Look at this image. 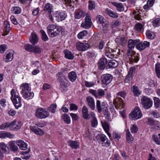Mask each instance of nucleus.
<instances>
[{
    "label": "nucleus",
    "mask_w": 160,
    "mask_h": 160,
    "mask_svg": "<svg viewBox=\"0 0 160 160\" xmlns=\"http://www.w3.org/2000/svg\"><path fill=\"white\" fill-rule=\"evenodd\" d=\"M146 35L148 38L151 39H154L155 37V35L154 33L149 30H147V31Z\"/></svg>",
    "instance_id": "nucleus-41"
},
{
    "label": "nucleus",
    "mask_w": 160,
    "mask_h": 160,
    "mask_svg": "<svg viewBox=\"0 0 160 160\" xmlns=\"http://www.w3.org/2000/svg\"><path fill=\"white\" fill-rule=\"evenodd\" d=\"M47 33L49 36L51 38L57 36L60 33V28L55 25L51 24L49 25L47 28Z\"/></svg>",
    "instance_id": "nucleus-2"
},
{
    "label": "nucleus",
    "mask_w": 160,
    "mask_h": 160,
    "mask_svg": "<svg viewBox=\"0 0 160 160\" xmlns=\"http://www.w3.org/2000/svg\"><path fill=\"white\" fill-rule=\"evenodd\" d=\"M89 92L96 98H97L98 96L102 97L105 94L104 91L101 89H99L97 90L90 89L89 90Z\"/></svg>",
    "instance_id": "nucleus-14"
},
{
    "label": "nucleus",
    "mask_w": 160,
    "mask_h": 160,
    "mask_svg": "<svg viewBox=\"0 0 160 160\" xmlns=\"http://www.w3.org/2000/svg\"><path fill=\"white\" fill-rule=\"evenodd\" d=\"M10 149L13 152H16L18 150V147L15 145L14 141H11L8 142Z\"/></svg>",
    "instance_id": "nucleus-32"
},
{
    "label": "nucleus",
    "mask_w": 160,
    "mask_h": 160,
    "mask_svg": "<svg viewBox=\"0 0 160 160\" xmlns=\"http://www.w3.org/2000/svg\"><path fill=\"white\" fill-rule=\"evenodd\" d=\"M148 121L149 123V124L151 126H154L155 123L157 122V121L154 120L152 118H149L148 119Z\"/></svg>",
    "instance_id": "nucleus-57"
},
{
    "label": "nucleus",
    "mask_w": 160,
    "mask_h": 160,
    "mask_svg": "<svg viewBox=\"0 0 160 160\" xmlns=\"http://www.w3.org/2000/svg\"><path fill=\"white\" fill-rule=\"evenodd\" d=\"M118 64L117 61L115 60H111L109 61L107 64L109 68H114L117 67Z\"/></svg>",
    "instance_id": "nucleus-28"
},
{
    "label": "nucleus",
    "mask_w": 160,
    "mask_h": 160,
    "mask_svg": "<svg viewBox=\"0 0 160 160\" xmlns=\"http://www.w3.org/2000/svg\"><path fill=\"white\" fill-rule=\"evenodd\" d=\"M65 69L63 68L61 69V72H58L56 74L57 80L60 83L63 82L64 80H66V78L64 73Z\"/></svg>",
    "instance_id": "nucleus-10"
},
{
    "label": "nucleus",
    "mask_w": 160,
    "mask_h": 160,
    "mask_svg": "<svg viewBox=\"0 0 160 160\" xmlns=\"http://www.w3.org/2000/svg\"><path fill=\"white\" fill-rule=\"evenodd\" d=\"M68 143L69 146L73 149H77L79 148V143L78 141L69 140Z\"/></svg>",
    "instance_id": "nucleus-24"
},
{
    "label": "nucleus",
    "mask_w": 160,
    "mask_h": 160,
    "mask_svg": "<svg viewBox=\"0 0 160 160\" xmlns=\"http://www.w3.org/2000/svg\"><path fill=\"white\" fill-rule=\"evenodd\" d=\"M20 88L22 90L21 91V94L25 92H28L31 91V88L28 83H22L20 86Z\"/></svg>",
    "instance_id": "nucleus-19"
},
{
    "label": "nucleus",
    "mask_w": 160,
    "mask_h": 160,
    "mask_svg": "<svg viewBox=\"0 0 160 160\" xmlns=\"http://www.w3.org/2000/svg\"><path fill=\"white\" fill-rule=\"evenodd\" d=\"M91 125L93 127H95L98 125V122L96 117H93L91 120Z\"/></svg>",
    "instance_id": "nucleus-54"
},
{
    "label": "nucleus",
    "mask_w": 160,
    "mask_h": 160,
    "mask_svg": "<svg viewBox=\"0 0 160 160\" xmlns=\"http://www.w3.org/2000/svg\"><path fill=\"white\" fill-rule=\"evenodd\" d=\"M86 100L90 108L92 110H94L95 108V105L93 98L89 96L87 97Z\"/></svg>",
    "instance_id": "nucleus-20"
},
{
    "label": "nucleus",
    "mask_w": 160,
    "mask_h": 160,
    "mask_svg": "<svg viewBox=\"0 0 160 160\" xmlns=\"http://www.w3.org/2000/svg\"><path fill=\"white\" fill-rule=\"evenodd\" d=\"M75 18L79 19L85 16V13L82 10H77L75 11L74 13Z\"/></svg>",
    "instance_id": "nucleus-29"
},
{
    "label": "nucleus",
    "mask_w": 160,
    "mask_h": 160,
    "mask_svg": "<svg viewBox=\"0 0 160 160\" xmlns=\"http://www.w3.org/2000/svg\"><path fill=\"white\" fill-rule=\"evenodd\" d=\"M25 49L28 52H32L33 46L29 44H25L24 45Z\"/></svg>",
    "instance_id": "nucleus-50"
},
{
    "label": "nucleus",
    "mask_w": 160,
    "mask_h": 160,
    "mask_svg": "<svg viewBox=\"0 0 160 160\" xmlns=\"http://www.w3.org/2000/svg\"><path fill=\"white\" fill-rule=\"evenodd\" d=\"M54 16L58 21L60 22L65 19L67 17V14L65 12H60L58 11H55Z\"/></svg>",
    "instance_id": "nucleus-9"
},
{
    "label": "nucleus",
    "mask_w": 160,
    "mask_h": 160,
    "mask_svg": "<svg viewBox=\"0 0 160 160\" xmlns=\"http://www.w3.org/2000/svg\"><path fill=\"white\" fill-rule=\"evenodd\" d=\"M7 48V46L6 45L3 44L0 45V53H3Z\"/></svg>",
    "instance_id": "nucleus-61"
},
{
    "label": "nucleus",
    "mask_w": 160,
    "mask_h": 160,
    "mask_svg": "<svg viewBox=\"0 0 160 160\" xmlns=\"http://www.w3.org/2000/svg\"><path fill=\"white\" fill-rule=\"evenodd\" d=\"M115 51L112 49L109 48H106L105 50L106 55L108 58H113L114 57Z\"/></svg>",
    "instance_id": "nucleus-21"
},
{
    "label": "nucleus",
    "mask_w": 160,
    "mask_h": 160,
    "mask_svg": "<svg viewBox=\"0 0 160 160\" xmlns=\"http://www.w3.org/2000/svg\"><path fill=\"white\" fill-rule=\"evenodd\" d=\"M22 122L20 121H18L17 123L16 121H14L12 122H10V128L12 130V128L16 129H19L20 128Z\"/></svg>",
    "instance_id": "nucleus-22"
},
{
    "label": "nucleus",
    "mask_w": 160,
    "mask_h": 160,
    "mask_svg": "<svg viewBox=\"0 0 160 160\" xmlns=\"http://www.w3.org/2000/svg\"><path fill=\"white\" fill-rule=\"evenodd\" d=\"M105 12L111 17L116 18L118 17L117 13L112 11L111 10L108 8H106L105 10Z\"/></svg>",
    "instance_id": "nucleus-34"
},
{
    "label": "nucleus",
    "mask_w": 160,
    "mask_h": 160,
    "mask_svg": "<svg viewBox=\"0 0 160 160\" xmlns=\"http://www.w3.org/2000/svg\"><path fill=\"white\" fill-rule=\"evenodd\" d=\"M102 128L104 130H109V124L106 121L101 122Z\"/></svg>",
    "instance_id": "nucleus-49"
},
{
    "label": "nucleus",
    "mask_w": 160,
    "mask_h": 160,
    "mask_svg": "<svg viewBox=\"0 0 160 160\" xmlns=\"http://www.w3.org/2000/svg\"><path fill=\"white\" fill-rule=\"evenodd\" d=\"M152 138L157 144L160 145V133L158 134V136L153 135Z\"/></svg>",
    "instance_id": "nucleus-47"
},
{
    "label": "nucleus",
    "mask_w": 160,
    "mask_h": 160,
    "mask_svg": "<svg viewBox=\"0 0 160 160\" xmlns=\"http://www.w3.org/2000/svg\"><path fill=\"white\" fill-rule=\"evenodd\" d=\"M94 84L93 82H89L87 81H85V86L87 87H90L93 86Z\"/></svg>",
    "instance_id": "nucleus-64"
},
{
    "label": "nucleus",
    "mask_w": 160,
    "mask_h": 160,
    "mask_svg": "<svg viewBox=\"0 0 160 160\" xmlns=\"http://www.w3.org/2000/svg\"><path fill=\"white\" fill-rule=\"evenodd\" d=\"M92 24L91 17L88 15H87L85 21L82 22L81 27L85 29H89L91 27Z\"/></svg>",
    "instance_id": "nucleus-8"
},
{
    "label": "nucleus",
    "mask_w": 160,
    "mask_h": 160,
    "mask_svg": "<svg viewBox=\"0 0 160 160\" xmlns=\"http://www.w3.org/2000/svg\"><path fill=\"white\" fill-rule=\"evenodd\" d=\"M57 106L55 104H52L48 108V110L53 113H54L56 112V109Z\"/></svg>",
    "instance_id": "nucleus-43"
},
{
    "label": "nucleus",
    "mask_w": 160,
    "mask_h": 160,
    "mask_svg": "<svg viewBox=\"0 0 160 160\" xmlns=\"http://www.w3.org/2000/svg\"><path fill=\"white\" fill-rule=\"evenodd\" d=\"M88 34V31L86 30H83L80 32L78 35V37L79 39H82L83 38L87 36Z\"/></svg>",
    "instance_id": "nucleus-45"
},
{
    "label": "nucleus",
    "mask_w": 160,
    "mask_h": 160,
    "mask_svg": "<svg viewBox=\"0 0 160 160\" xmlns=\"http://www.w3.org/2000/svg\"><path fill=\"white\" fill-rule=\"evenodd\" d=\"M118 43L122 45H124L127 42V40L124 37H121L120 38H117Z\"/></svg>",
    "instance_id": "nucleus-48"
},
{
    "label": "nucleus",
    "mask_w": 160,
    "mask_h": 160,
    "mask_svg": "<svg viewBox=\"0 0 160 160\" xmlns=\"http://www.w3.org/2000/svg\"><path fill=\"white\" fill-rule=\"evenodd\" d=\"M95 7V2L89 0L88 1V9L90 10L94 9Z\"/></svg>",
    "instance_id": "nucleus-46"
},
{
    "label": "nucleus",
    "mask_w": 160,
    "mask_h": 160,
    "mask_svg": "<svg viewBox=\"0 0 160 160\" xmlns=\"http://www.w3.org/2000/svg\"><path fill=\"white\" fill-rule=\"evenodd\" d=\"M7 128H10L9 122L5 123L0 126V128L1 129H4Z\"/></svg>",
    "instance_id": "nucleus-60"
},
{
    "label": "nucleus",
    "mask_w": 160,
    "mask_h": 160,
    "mask_svg": "<svg viewBox=\"0 0 160 160\" xmlns=\"http://www.w3.org/2000/svg\"><path fill=\"white\" fill-rule=\"evenodd\" d=\"M21 94L24 98L27 100L32 98L34 95L33 92H31V91L28 92H26Z\"/></svg>",
    "instance_id": "nucleus-30"
},
{
    "label": "nucleus",
    "mask_w": 160,
    "mask_h": 160,
    "mask_svg": "<svg viewBox=\"0 0 160 160\" xmlns=\"http://www.w3.org/2000/svg\"><path fill=\"white\" fill-rule=\"evenodd\" d=\"M30 42L33 45L36 44L38 41V38L36 33L33 32L29 38Z\"/></svg>",
    "instance_id": "nucleus-17"
},
{
    "label": "nucleus",
    "mask_w": 160,
    "mask_h": 160,
    "mask_svg": "<svg viewBox=\"0 0 160 160\" xmlns=\"http://www.w3.org/2000/svg\"><path fill=\"white\" fill-rule=\"evenodd\" d=\"M16 143L18 146L22 150H26L27 148V144L23 141L19 140H17Z\"/></svg>",
    "instance_id": "nucleus-23"
},
{
    "label": "nucleus",
    "mask_w": 160,
    "mask_h": 160,
    "mask_svg": "<svg viewBox=\"0 0 160 160\" xmlns=\"http://www.w3.org/2000/svg\"><path fill=\"white\" fill-rule=\"evenodd\" d=\"M42 51L41 49L38 46H33L32 51V52H34L36 54H39Z\"/></svg>",
    "instance_id": "nucleus-42"
},
{
    "label": "nucleus",
    "mask_w": 160,
    "mask_h": 160,
    "mask_svg": "<svg viewBox=\"0 0 160 160\" xmlns=\"http://www.w3.org/2000/svg\"><path fill=\"white\" fill-rule=\"evenodd\" d=\"M78 109L77 106L74 103L70 104V110H77Z\"/></svg>",
    "instance_id": "nucleus-63"
},
{
    "label": "nucleus",
    "mask_w": 160,
    "mask_h": 160,
    "mask_svg": "<svg viewBox=\"0 0 160 160\" xmlns=\"http://www.w3.org/2000/svg\"><path fill=\"white\" fill-rule=\"evenodd\" d=\"M117 94L118 96L121 97L123 98H124L126 97V92L124 91H122L118 93Z\"/></svg>",
    "instance_id": "nucleus-62"
},
{
    "label": "nucleus",
    "mask_w": 160,
    "mask_h": 160,
    "mask_svg": "<svg viewBox=\"0 0 160 160\" xmlns=\"http://www.w3.org/2000/svg\"><path fill=\"white\" fill-rule=\"evenodd\" d=\"M134 28L138 32H141L143 28V25L139 22L135 25Z\"/></svg>",
    "instance_id": "nucleus-38"
},
{
    "label": "nucleus",
    "mask_w": 160,
    "mask_h": 160,
    "mask_svg": "<svg viewBox=\"0 0 160 160\" xmlns=\"http://www.w3.org/2000/svg\"><path fill=\"white\" fill-rule=\"evenodd\" d=\"M113 79L112 76L110 74H103L101 77V81L102 84L107 85L109 84Z\"/></svg>",
    "instance_id": "nucleus-7"
},
{
    "label": "nucleus",
    "mask_w": 160,
    "mask_h": 160,
    "mask_svg": "<svg viewBox=\"0 0 160 160\" xmlns=\"http://www.w3.org/2000/svg\"><path fill=\"white\" fill-rule=\"evenodd\" d=\"M129 58L130 62H136L139 60V58L138 56L136 54L132 55L129 57Z\"/></svg>",
    "instance_id": "nucleus-39"
},
{
    "label": "nucleus",
    "mask_w": 160,
    "mask_h": 160,
    "mask_svg": "<svg viewBox=\"0 0 160 160\" xmlns=\"http://www.w3.org/2000/svg\"><path fill=\"white\" fill-rule=\"evenodd\" d=\"M49 113L42 108H38L36 110L35 116L39 119H43L48 117Z\"/></svg>",
    "instance_id": "nucleus-3"
},
{
    "label": "nucleus",
    "mask_w": 160,
    "mask_h": 160,
    "mask_svg": "<svg viewBox=\"0 0 160 160\" xmlns=\"http://www.w3.org/2000/svg\"><path fill=\"white\" fill-rule=\"evenodd\" d=\"M0 149L2 150L4 153H8L9 152V149L7 145L4 142L0 143Z\"/></svg>",
    "instance_id": "nucleus-33"
},
{
    "label": "nucleus",
    "mask_w": 160,
    "mask_h": 160,
    "mask_svg": "<svg viewBox=\"0 0 160 160\" xmlns=\"http://www.w3.org/2000/svg\"><path fill=\"white\" fill-rule=\"evenodd\" d=\"M142 116V114L140 108L135 107L134 110L130 113L129 118L132 120H136L141 118Z\"/></svg>",
    "instance_id": "nucleus-6"
},
{
    "label": "nucleus",
    "mask_w": 160,
    "mask_h": 160,
    "mask_svg": "<svg viewBox=\"0 0 160 160\" xmlns=\"http://www.w3.org/2000/svg\"><path fill=\"white\" fill-rule=\"evenodd\" d=\"M132 76L128 74L125 79V82L126 83H129L132 79Z\"/></svg>",
    "instance_id": "nucleus-56"
},
{
    "label": "nucleus",
    "mask_w": 160,
    "mask_h": 160,
    "mask_svg": "<svg viewBox=\"0 0 160 160\" xmlns=\"http://www.w3.org/2000/svg\"><path fill=\"white\" fill-rule=\"evenodd\" d=\"M102 111L103 114L104 115L106 116V117H109V112L108 109L107 108V105L105 107H103Z\"/></svg>",
    "instance_id": "nucleus-52"
},
{
    "label": "nucleus",
    "mask_w": 160,
    "mask_h": 160,
    "mask_svg": "<svg viewBox=\"0 0 160 160\" xmlns=\"http://www.w3.org/2000/svg\"><path fill=\"white\" fill-rule=\"evenodd\" d=\"M107 104L105 102H103L101 104L99 100H97L96 102V107L98 112L99 113H101L102 112L103 107H105Z\"/></svg>",
    "instance_id": "nucleus-25"
},
{
    "label": "nucleus",
    "mask_w": 160,
    "mask_h": 160,
    "mask_svg": "<svg viewBox=\"0 0 160 160\" xmlns=\"http://www.w3.org/2000/svg\"><path fill=\"white\" fill-rule=\"evenodd\" d=\"M11 99L12 101L15 108L18 109L22 106L21 98L19 95L13 89L11 91Z\"/></svg>",
    "instance_id": "nucleus-1"
},
{
    "label": "nucleus",
    "mask_w": 160,
    "mask_h": 160,
    "mask_svg": "<svg viewBox=\"0 0 160 160\" xmlns=\"http://www.w3.org/2000/svg\"><path fill=\"white\" fill-rule=\"evenodd\" d=\"M133 140V138L131 134L129 132V131H127L126 132V141L129 143L132 142Z\"/></svg>",
    "instance_id": "nucleus-37"
},
{
    "label": "nucleus",
    "mask_w": 160,
    "mask_h": 160,
    "mask_svg": "<svg viewBox=\"0 0 160 160\" xmlns=\"http://www.w3.org/2000/svg\"><path fill=\"white\" fill-rule=\"evenodd\" d=\"M132 90L134 95L136 96H138L141 94V92L138 90V87L135 85L133 87Z\"/></svg>",
    "instance_id": "nucleus-44"
},
{
    "label": "nucleus",
    "mask_w": 160,
    "mask_h": 160,
    "mask_svg": "<svg viewBox=\"0 0 160 160\" xmlns=\"http://www.w3.org/2000/svg\"><path fill=\"white\" fill-rule=\"evenodd\" d=\"M117 10L119 12H122L124 11V8L123 5L121 3H118V5L117 7Z\"/></svg>",
    "instance_id": "nucleus-58"
},
{
    "label": "nucleus",
    "mask_w": 160,
    "mask_h": 160,
    "mask_svg": "<svg viewBox=\"0 0 160 160\" xmlns=\"http://www.w3.org/2000/svg\"><path fill=\"white\" fill-rule=\"evenodd\" d=\"M150 44L149 42L145 41L143 42H140L137 43L136 45V47L138 50H142L146 48L149 47Z\"/></svg>",
    "instance_id": "nucleus-15"
},
{
    "label": "nucleus",
    "mask_w": 160,
    "mask_h": 160,
    "mask_svg": "<svg viewBox=\"0 0 160 160\" xmlns=\"http://www.w3.org/2000/svg\"><path fill=\"white\" fill-rule=\"evenodd\" d=\"M98 140L99 143L103 147H108L110 144V142L103 134H100L97 136Z\"/></svg>",
    "instance_id": "nucleus-5"
},
{
    "label": "nucleus",
    "mask_w": 160,
    "mask_h": 160,
    "mask_svg": "<svg viewBox=\"0 0 160 160\" xmlns=\"http://www.w3.org/2000/svg\"><path fill=\"white\" fill-rule=\"evenodd\" d=\"M108 63V60L105 58H101L100 59L98 62V67L101 70L104 69L106 67Z\"/></svg>",
    "instance_id": "nucleus-11"
},
{
    "label": "nucleus",
    "mask_w": 160,
    "mask_h": 160,
    "mask_svg": "<svg viewBox=\"0 0 160 160\" xmlns=\"http://www.w3.org/2000/svg\"><path fill=\"white\" fill-rule=\"evenodd\" d=\"M61 119L63 120L64 122L68 124H69L70 123V118L68 114H64L62 116Z\"/></svg>",
    "instance_id": "nucleus-36"
},
{
    "label": "nucleus",
    "mask_w": 160,
    "mask_h": 160,
    "mask_svg": "<svg viewBox=\"0 0 160 160\" xmlns=\"http://www.w3.org/2000/svg\"><path fill=\"white\" fill-rule=\"evenodd\" d=\"M13 11L15 14H18L21 12L20 8L18 7H14L13 8Z\"/></svg>",
    "instance_id": "nucleus-59"
},
{
    "label": "nucleus",
    "mask_w": 160,
    "mask_h": 160,
    "mask_svg": "<svg viewBox=\"0 0 160 160\" xmlns=\"http://www.w3.org/2000/svg\"><path fill=\"white\" fill-rule=\"evenodd\" d=\"M13 51H11L10 52L7 51L4 56V61L6 62L11 61L13 58Z\"/></svg>",
    "instance_id": "nucleus-18"
},
{
    "label": "nucleus",
    "mask_w": 160,
    "mask_h": 160,
    "mask_svg": "<svg viewBox=\"0 0 160 160\" xmlns=\"http://www.w3.org/2000/svg\"><path fill=\"white\" fill-rule=\"evenodd\" d=\"M113 103L117 109L120 107L121 108H123L124 104L123 100L118 97H116V98L114 100Z\"/></svg>",
    "instance_id": "nucleus-12"
},
{
    "label": "nucleus",
    "mask_w": 160,
    "mask_h": 160,
    "mask_svg": "<svg viewBox=\"0 0 160 160\" xmlns=\"http://www.w3.org/2000/svg\"><path fill=\"white\" fill-rule=\"evenodd\" d=\"M153 99L155 108H158L160 106V99L156 97H154Z\"/></svg>",
    "instance_id": "nucleus-40"
},
{
    "label": "nucleus",
    "mask_w": 160,
    "mask_h": 160,
    "mask_svg": "<svg viewBox=\"0 0 160 160\" xmlns=\"http://www.w3.org/2000/svg\"><path fill=\"white\" fill-rule=\"evenodd\" d=\"M76 47L79 51L83 52L87 50L89 48V45L88 43L78 42L76 44Z\"/></svg>",
    "instance_id": "nucleus-16"
},
{
    "label": "nucleus",
    "mask_w": 160,
    "mask_h": 160,
    "mask_svg": "<svg viewBox=\"0 0 160 160\" xmlns=\"http://www.w3.org/2000/svg\"><path fill=\"white\" fill-rule=\"evenodd\" d=\"M40 32L42 34V40L44 41H48V38L44 31L42 30L40 31Z\"/></svg>",
    "instance_id": "nucleus-51"
},
{
    "label": "nucleus",
    "mask_w": 160,
    "mask_h": 160,
    "mask_svg": "<svg viewBox=\"0 0 160 160\" xmlns=\"http://www.w3.org/2000/svg\"><path fill=\"white\" fill-rule=\"evenodd\" d=\"M96 18L98 22L102 24L103 29L107 30L108 25L106 20L102 16L100 15L97 16Z\"/></svg>",
    "instance_id": "nucleus-13"
},
{
    "label": "nucleus",
    "mask_w": 160,
    "mask_h": 160,
    "mask_svg": "<svg viewBox=\"0 0 160 160\" xmlns=\"http://www.w3.org/2000/svg\"><path fill=\"white\" fill-rule=\"evenodd\" d=\"M139 40H132L131 39H129L128 41V48H133L136 44H137Z\"/></svg>",
    "instance_id": "nucleus-31"
},
{
    "label": "nucleus",
    "mask_w": 160,
    "mask_h": 160,
    "mask_svg": "<svg viewBox=\"0 0 160 160\" xmlns=\"http://www.w3.org/2000/svg\"><path fill=\"white\" fill-rule=\"evenodd\" d=\"M152 101L151 98L146 96L142 97L141 104L144 108L146 109L150 108L152 107Z\"/></svg>",
    "instance_id": "nucleus-4"
},
{
    "label": "nucleus",
    "mask_w": 160,
    "mask_h": 160,
    "mask_svg": "<svg viewBox=\"0 0 160 160\" xmlns=\"http://www.w3.org/2000/svg\"><path fill=\"white\" fill-rule=\"evenodd\" d=\"M43 10L46 13L52 12H53V6L50 3H48L45 6Z\"/></svg>",
    "instance_id": "nucleus-26"
},
{
    "label": "nucleus",
    "mask_w": 160,
    "mask_h": 160,
    "mask_svg": "<svg viewBox=\"0 0 160 160\" xmlns=\"http://www.w3.org/2000/svg\"><path fill=\"white\" fill-rule=\"evenodd\" d=\"M4 27L5 31H8L9 32L10 30V25L8 21H5L4 22Z\"/></svg>",
    "instance_id": "nucleus-55"
},
{
    "label": "nucleus",
    "mask_w": 160,
    "mask_h": 160,
    "mask_svg": "<svg viewBox=\"0 0 160 160\" xmlns=\"http://www.w3.org/2000/svg\"><path fill=\"white\" fill-rule=\"evenodd\" d=\"M68 78L70 81L74 82L77 78V74L75 72L72 71L68 73Z\"/></svg>",
    "instance_id": "nucleus-27"
},
{
    "label": "nucleus",
    "mask_w": 160,
    "mask_h": 160,
    "mask_svg": "<svg viewBox=\"0 0 160 160\" xmlns=\"http://www.w3.org/2000/svg\"><path fill=\"white\" fill-rule=\"evenodd\" d=\"M152 24L154 27L159 26L160 25V18H157L154 20L152 22Z\"/></svg>",
    "instance_id": "nucleus-53"
},
{
    "label": "nucleus",
    "mask_w": 160,
    "mask_h": 160,
    "mask_svg": "<svg viewBox=\"0 0 160 160\" xmlns=\"http://www.w3.org/2000/svg\"><path fill=\"white\" fill-rule=\"evenodd\" d=\"M65 57L68 59H72L74 57L73 54L71 52L68 50L64 51Z\"/></svg>",
    "instance_id": "nucleus-35"
}]
</instances>
